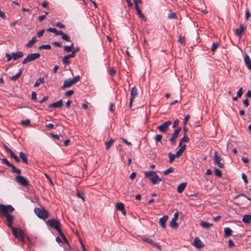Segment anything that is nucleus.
Segmentation results:
<instances>
[{
  "label": "nucleus",
  "instance_id": "nucleus-1",
  "mask_svg": "<svg viewBox=\"0 0 251 251\" xmlns=\"http://www.w3.org/2000/svg\"><path fill=\"white\" fill-rule=\"evenodd\" d=\"M11 229L15 238L18 239V242L20 243L21 245H24L25 242L23 230L20 228L15 227H12Z\"/></svg>",
  "mask_w": 251,
  "mask_h": 251
},
{
  "label": "nucleus",
  "instance_id": "nucleus-2",
  "mask_svg": "<svg viewBox=\"0 0 251 251\" xmlns=\"http://www.w3.org/2000/svg\"><path fill=\"white\" fill-rule=\"evenodd\" d=\"M80 79V77L79 75H76L73 78H68L64 80L63 82V85L61 87L62 89H65L67 88H69L71 87L72 85L76 84L78 82Z\"/></svg>",
  "mask_w": 251,
  "mask_h": 251
},
{
  "label": "nucleus",
  "instance_id": "nucleus-3",
  "mask_svg": "<svg viewBox=\"0 0 251 251\" xmlns=\"http://www.w3.org/2000/svg\"><path fill=\"white\" fill-rule=\"evenodd\" d=\"M14 210V207L11 205H4L0 204V214L5 217L9 215V213Z\"/></svg>",
  "mask_w": 251,
  "mask_h": 251
},
{
  "label": "nucleus",
  "instance_id": "nucleus-4",
  "mask_svg": "<svg viewBox=\"0 0 251 251\" xmlns=\"http://www.w3.org/2000/svg\"><path fill=\"white\" fill-rule=\"evenodd\" d=\"M34 211L39 218L44 220L49 216L48 212L44 208L36 207L34 208Z\"/></svg>",
  "mask_w": 251,
  "mask_h": 251
},
{
  "label": "nucleus",
  "instance_id": "nucleus-5",
  "mask_svg": "<svg viewBox=\"0 0 251 251\" xmlns=\"http://www.w3.org/2000/svg\"><path fill=\"white\" fill-rule=\"evenodd\" d=\"M46 224L48 226L55 229L57 231L61 229V224L57 219H50L46 222Z\"/></svg>",
  "mask_w": 251,
  "mask_h": 251
},
{
  "label": "nucleus",
  "instance_id": "nucleus-6",
  "mask_svg": "<svg viewBox=\"0 0 251 251\" xmlns=\"http://www.w3.org/2000/svg\"><path fill=\"white\" fill-rule=\"evenodd\" d=\"M145 176L149 178L152 184H155L157 183L158 176L157 174L152 171H149L145 173Z\"/></svg>",
  "mask_w": 251,
  "mask_h": 251
},
{
  "label": "nucleus",
  "instance_id": "nucleus-7",
  "mask_svg": "<svg viewBox=\"0 0 251 251\" xmlns=\"http://www.w3.org/2000/svg\"><path fill=\"white\" fill-rule=\"evenodd\" d=\"M40 56V54L38 53H30L23 60L22 63L25 64L39 58Z\"/></svg>",
  "mask_w": 251,
  "mask_h": 251
},
{
  "label": "nucleus",
  "instance_id": "nucleus-8",
  "mask_svg": "<svg viewBox=\"0 0 251 251\" xmlns=\"http://www.w3.org/2000/svg\"><path fill=\"white\" fill-rule=\"evenodd\" d=\"M16 181L19 184L26 187L29 185V181L25 177L19 175L16 176L15 178Z\"/></svg>",
  "mask_w": 251,
  "mask_h": 251
},
{
  "label": "nucleus",
  "instance_id": "nucleus-9",
  "mask_svg": "<svg viewBox=\"0 0 251 251\" xmlns=\"http://www.w3.org/2000/svg\"><path fill=\"white\" fill-rule=\"evenodd\" d=\"M172 124V122L167 121L160 126H157V129L160 132L166 133L169 126Z\"/></svg>",
  "mask_w": 251,
  "mask_h": 251
},
{
  "label": "nucleus",
  "instance_id": "nucleus-10",
  "mask_svg": "<svg viewBox=\"0 0 251 251\" xmlns=\"http://www.w3.org/2000/svg\"><path fill=\"white\" fill-rule=\"evenodd\" d=\"M138 95V90L137 88L134 86L133 87L131 90L130 92V102H129V106L131 107L132 105V102L133 101L134 99Z\"/></svg>",
  "mask_w": 251,
  "mask_h": 251
},
{
  "label": "nucleus",
  "instance_id": "nucleus-11",
  "mask_svg": "<svg viewBox=\"0 0 251 251\" xmlns=\"http://www.w3.org/2000/svg\"><path fill=\"white\" fill-rule=\"evenodd\" d=\"M222 160V158L220 156L218 155L217 152L215 151L214 152V162L215 164H217L220 168H224V164L223 163H221V161Z\"/></svg>",
  "mask_w": 251,
  "mask_h": 251
},
{
  "label": "nucleus",
  "instance_id": "nucleus-12",
  "mask_svg": "<svg viewBox=\"0 0 251 251\" xmlns=\"http://www.w3.org/2000/svg\"><path fill=\"white\" fill-rule=\"evenodd\" d=\"M246 27L243 25H241L239 28L235 30V34L236 36H238L239 38H241L243 36V33L246 29Z\"/></svg>",
  "mask_w": 251,
  "mask_h": 251
},
{
  "label": "nucleus",
  "instance_id": "nucleus-13",
  "mask_svg": "<svg viewBox=\"0 0 251 251\" xmlns=\"http://www.w3.org/2000/svg\"><path fill=\"white\" fill-rule=\"evenodd\" d=\"M181 131V128L180 127H178L177 128H176L175 131L174 132H173V133L172 134V137L171 138H170V141L172 143H175L176 141V139L180 132V131Z\"/></svg>",
  "mask_w": 251,
  "mask_h": 251
},
{
  "label": "nucleus",
  "instance_id": "nucleus-14",
  "mask_svg": "<svg viewBox=\"0 0 251 251\" xmlns=\"http://www.w3.org/2000/svg\"><path fill=\"white\" fill-rule=\"evenodd\" d=\"M4 217H5L6 219V221L7 222V226L11 229H12V227H14L12 226V224L14 222V217L13 215L9 214L5 216Z\"/></svg>",
  "mask_w": 251,
  "mask_h": 251
},
{
  "label": "nucleus",
  "instance_id": "nucleus-15",
  "mask_svg": "<svg viewBox=\"0 0 251 251\" xmlns=\"http://www.w3.org/2000/svg\"><path fill=\"white\" fill-rule=\"evenodd\" d=\"M194 245L198 249H201L204 247L202 242L198 237H196L194 240Z\"/></svg>",
  "mask_w": 251,
  "mask_h": 251
},
{
  "label": "nucleus",
  "instance_id": "nucleus-16",
  "mask_svg": "<svg viewBox=\"0 0 251 251\" xmlns=\"http://www.w3.org/2000/svg\"><path fill=\"white\" fill-rule=\"evenodd\" d=\"M144 241L150 244L152 246L157 248L159 250H161V247L160 245L157 243L154 242L151 239L147 238L143 239Z\"/></svg>",
  "mask_w": 251,
  "mask_h": 251
},
{
  "label": "nucleus",
  "instance_id": "nucleus-17",
  "mask_svg": "<svg viewBox=\"0 0 251 251\" xmlns=\"http://www.w3.org/2000/svg\"><path fill=\"white\" fill-rule=\"evenodd\" d=\"M63 106V101L62 100H60L49 105V108H60Z\"/></svg>",
  "mask_w": 251,
  "mask_h": 251
},
{
  "label": "nucleus",
  "instance_id": "nucleus-18",
  "mask_svg": "<svg viewBox=\"0 0 251 251\" xmlns=\"http://www.w3.org/2000/svg\"><path fill=\"white\" fill-rule=\"evenodd\" d=\"M168 219L167 215H164L159 219V224L162 227L165 229L166 227V223Z\"/></svg>",
  "mask_w": 251,
  "mask_h": 251
},
{
  "label": "nucleus",
  "instance_id": "nucleus-19",
  "mask_svg": "<svg viewBox=\"0 0 251 251\" xmlns=\"http://www.w3.org/2000/svg\"><path fill=\"white\" fill-rule=\"evenodd\" d=\"M12 58L14 60H17L18 59L23 57L24 55V53L22 51H18L17 52H12L11 53Z\"/></svg>",
  "mask_w": 251,
  "mask_h": 251
},
{
  "label": "nucleus",
  "instance_id": "nucleus-20",
  "mask_svg": "<svg viewBox=\"0 0 251 251\" xmlns=\"http://www.w3.org/2000/svg\"><path fill=\"white\" fill-rule=\"evenodd\" d=\"M117 210L121 211L122 213L125 215L126 214V209L124 204L122 202H118L116 205Z\"/></svg>",
  "mask_w": 251,
  "mask_h": 251
},
{
  "label": "nucleus",
  "instance_id": "nucleus-21",
  "mask_svg": "<svg viewBox=\"0 0 251 251\" xmlns=\"http://www.w3.org/2000/svg\"><path fill=\"white\" fill-rule=\"evenodd\" d=\"M244 61L247 68L251 71V60L248 55L246 54L244 57Z\"/></svg>",
  "mask_w": 251,
  "mask_h": 251
},
{
  "label": "nucleus",
  "instance_id": "nucleus-22",
  "mask_svg": "<svg viewBox=\"0 0 251 251\" xmlns=\"http://www.w3.org/2000/svg\"><path fill=\"white\" fill-rule=\"evenodd\" d=\"M136 10V14L138 16L144 21H146L147 20L146 17L144 16V15L142 13L141 10H140L139 6H136V8H135Z\"/></svg>",
  "mask_w": 251,
  "mask_h": 251
},
{
  "label": "nucleus",
  "instance_id": "nucleus-23",
  "mask_svg": "<svg viewBox=\"0 0 251 251\" xmlns=\"http://www.w3.org/2000/svg\"><path fill=\"white\" fill-rule=\"evenodd\" d=\"M187 185L186 182H182L180 183L177 188V191L178 193H181L185 189Z\"/></svg>",
  "mask_w": 251,
  "mask_h": 251
},
{
  "label": "nucleus",
  "instance_id": "nucleus-24",
  "mask_svg": "<svg viewBox=\"0 0 251 251\" xmlns=\"http://www.w3.org/2000/svg\"><path fill=\"white\" fill-rule=\"evenodd\" d=\"M190 141V138L188 137L187 134H184L183 137L180 140L179 143L178 144V147L181 146L182 144L184 142H188Z\"/></svg>",
  "mask_w": 251,
  "mask_h": 251
},
{
  "label": "nucleus",
  "instance_id": "nucleus-25",
  "mask_svg": "<svg viewBox=\"0 0 251 251\" xmlns=\"http://www.w3.org/2000/svg\"><path fill=\"white\" fill-rule=\"evenodd\" d=\"M232 230L230 228L227 227L224 228V236L225 237H228L231 235Z\"/></svg>",
  "mask_w": 251,
  "mask_h": 251
},
{
  "label": "nucleus",
  "instance_id": "nucleus-26",
  "mask_svg": "<svg viewBox=\"0 0 251 251\" xmlns=\"http://www.w3.org/2000/svg\"><path fill=\"white\" fill-rule=\"evenodd\" d=\"M47 31L55 33L56 35L62 34V31L57 30L55 28L50 27L47 29Z\"/></svg>",
  "mask_w": 251,
  "mask_h": 251
},
{
  "label": "nucleus",
  "instance_id": "nucleus-27",
  "mask_svg": "<svg viewBox=\"0 0 251 251\" xmlns=\"http://www.w3.org/2000/svg\"><path fill=\"white\" fill-rule=\"evenodd\" d=\"M170 226L172 228L174 229H176L178 227V225L176 223V220L175 218H173L172 219L170 223Z\"/></svg>",
  "mask_w": 251,
  "mask_h": 251
},
{
  "label": "nucleus",
  "instance_id": "nucleus-28",
  "mask_svg": "<svg viewBox=\"0 0 251 251\" xmlns=\"http://www.w3.org/2000/svg\"><path fill=\"white\" fill-rule=\"evenodd\" d=\"M242 221L246 224L250 223L251 221V215H245L242 218Z\"/></svg>",
  "mask_w": 251,
  "mask_h": 251
},
{
  "label": "nucleus",
  "instance_id": "nucleus-29",
  "mask_svg": "<svg viewBox=\"0 0 251 251\" xmlns=\"http://www.w3.org/2000/svg\"><path fill=\"white\" fill-rule=\"evenodd\" d=\"M45 83V79L44 78H41V77H40V78H38L35 83H34V86L35 87H37L38 86H39V85L41 84H44Z\"/></svg>",
  "mask_w": 251,
  "mask_h": 251
},
{
  "label": "nucleus",
  "instance_id": "nucleus-30",
  "mask_svg": "<svg viewBox=\"0 0 251 251\" xmlns=\"http://www.w3.org/2000/svg\"><path fill=\"white\" fill-rule=\"evenodd\" d=\"M57 232H58L59 234L60 235V236L61 237V238L63 240L64 242L69 246V241H68V239H67V238L66 237L62 231L61 229H60Z\"/></svg>",
  "mask_w": 251,
  "mask_h": 251
},
{
  "label": "nucleus",
  "instance_id": "nucleus-31",
  "mask_svg": "<svg viewBox=\"0 0 251 251\" xmlns=\"http://www.w3.org/2000/svg\"><path fill=\"white\" fill-rule=\"evenodd\" d=\"M20 157L22 159L23 162L26 164H28L27 158L25 153L23 152H20L19 153Z\"/></svg>",
  "mask_w": 251,
  "mask_h": 251
},
{
  "label": "nucleus",
  "instance_id": "nucleus-32",
  "mask_svg": "<svg viewBox=\"0 0 251 251\" xmlns=\"http://www.w3.org/2000/svg\"><path fill=\"white\" fill-rule=\"evenodd\" d=\"M22 70L21 69H20L19 72L18 73H17L16 75H15L11 76L10 78V79L12 81L17 80L21 76V75H22Z\"/></svg>",
  "mask_w": 251,
  "mask_h": 251
},
{
  "label": "nucleus",
  "instance_id": "nucleus-33",
  "mask_svg": "<svg viewBox=\"0 0 251 251\" xmlns=\"http://www.w3.org/2000/svg\"><path fill=\"white\" fill-rule=\"evenodd\" d=\"M36 37H33L28 43L26 44V47L27 48H30L36 42Z\"/></svg>",
  "mask_w": 251,
  "mask_h": 251
},
{
  "label": "nucleus",
  "instance_id": "nucleus-34",
  "mask_svg": "<svg viewBox=\"0 0 251 251\" xmlns=\"http://www.w3.org/2000/svg\"><path fill=\"white\" fill-rule=\"evenodd\" d=\"M200 225L203 228H207L210 226H212L213 225V224L205 222H201L200 223Z\"/></svg>",
  "mask_w": 251,
  "mask_h": 251
},
{
  "label": "nucleus",
  "instance_id": "nucleus-35",
  "mask_svg": "<svg viewBox=\"0 0 251 251\" xmlns=\"http://www.w3.org/2000/svg\"><path fill=\"white\" fill-rule=\"evenodd\" d=\"M114 142V140L112 138L109 141L106 142L105 143L106 150H109L110 149V148L111 147V146L113 144Z\"/></svg>",
  "mask_w": 251,
  "mask_h": 251
},
{
  "label": "nucleus",
  "instance_id": "nucleus-36",
  "mask_svg": "<svg viewBox=\"0 0 251 251\" xmlns=\"http://www.w3.org/2000/svg\"><path fill=\"white\" fill-rule=\"evenodd\" d=\"M76 195L78 198H80L83 201H85L84 194L83 192H80L78 190H77Z\"/></svg>",
  "mask_w": 251,
  "mask_h": 251
},
{
  "label": "nucleus",
  "instance_id": "nucleus-37",
  "mask_svg": "<svg viewBox=\"0 0 251 251\" xmlns=\"http://www.w3.org/2000/svg\"><path fill=\"white\" fill-rule=\"evenodd\" d=\"M69 58H70V57L68 55L64 56L62 60V63L65 65H69L70 64V62L69 61Z\"/></svg>",
  "mask_w": 251,
  "mask_h": 251
},
{
  "label": "nucleus",
  "instance_id": "nucleus-38",
  "mask_svg": "<svg viewBox=\"0 0 251 251\" xmlns=\"http://www.w3.org/2000/svg\"><path fill=\"white\" fill-rule=\"evenodd\" d=\"M10 167L12 168V171L13 173L17 174H20L21 173V170L17 168L13 164Z\"/></svg>",
  "mask_w": 251,
  "mask_h": 251
},
{
  "label": "nucleus",
  "instance_id": "nucleus-39",
  "mask_svg": "<svg viewBox=\"0 0 251 251\" xmlns=\"http://www.w3.org/2000/svg\"><path fill=\"white\" fill-rule=\"evenodd\" d=\"M79 50V48L78 47L75 48L73 49L72 53L71 54H68L70 58H73L75 56V53L77 52Z\"/></svg>",
  "mask_w": 251,
  "mask_h": 251
},
{
  "label": "nucleus",
  "instance_id": "nucleus-40",
  "mask_svg": "<svg viewBox=\"0 0 251 251\" xmlns=\"http://www.w3.org/2000/svg\"><path fill=\"white\" fill-rule=\"evenodd\" d=\"M60 35L62 36L61 38L62 39V40L66 41L67 42H70L71 41L70 37L67 34H65L63 31L62 34H61Z\"/></svg>",
  "mask_w": 251,
  "mask_h": 251
},
{
  "label": "nucleus",
  "instance_id": "nucleus-41",
  "mask_svg": "<svg viewBox=\"0 0 251 251\" xmlns=\"http://www.w3.org/2000/svg\"><path fill=\"white\" fill-rule=\"evenodd\" d=\"M74 47V43H72L70 46H65L64 47L63 49L64 51L69 52L72 51V48Z\"/></svg>",
  "mask_w": 251,
  "mask_h": 251
},
{
  "label": "nucleus",
  "instance_id": "nucleus-42",
  "mask_svg": "<svg viewBox=\"0 0 251 251\" xmlns=\"http://www.w3.org/2000/svg\"><path fill=\"white\" fill-rule=\"evenodd\" d=\"M214 174L216 176H218L219 177H222V171L220 170L219 169L214 168Z\"/></svg>",
  "mask_w": 251,
  "mask_h": 251
},
{
  "label": "nucleus",
  "instance_id": "nucleus-43",
  "mask_svg": "<svg viewBox=\"0 0 251 251\" xmlns=\"http://www.w3.org/2000/svg\"><path fill=\"white\" fill-rule=\"evenodd\" d=\"M168 156L169 157V162L170 163H172L175 160V158L176 157V156H175V154H173L172 152H169L168 153Z\"/></svg>",
  "mask_w": 251,
  "mask_h": 251
},
{
  "label": "nucleus",
  "instance_id": "nucleus-44",
  "mask_svg": "<svg viewBox=\"0 0 251 251\" xmlns=\"http://www.w3.org/2000/svg\"><path fill=\"white\" fill-rule=\"evenodd\" d=\"M178 42L180 43V44H182V45H185V37L180 35L178 37Z\"/></svg>",
  "mask_w": 251,
  "mask_h": 251
},
{
  "label": "nucleus",
  "instance_id": "nucleus-45",
  "mask_svg": "<svg viewBox=\"0 0 251 251\" xmlns=\"http://www.w3.org/2000/svg\"><path fill=\"white\" fill-rule=\"evenodd\" d=\"M174 171V168L173 167H170L169 169L163 172V174L166 176L170 173H173Z\"/></svg>",
  "mask_w": 251,
  "mask_h": 251
},
{
  "label": "nucleus",
  "instance_id": "nucleus-46",
  "mask_svg": "<svg viewBox=\"0 0 251 251\" xmlns=\"http://www.w3.org/2000/svg\"><path fill=\"white\" fill-rule=\"evenodd\" d=\"M39 50L45 49V50H50L51 46L49 44L42 45L39 47Z\"/></svg>",
  "mask_w": 251,
  "mask_h": 251
},
{
  "label": "nucleus",
  "instance_id": "nucleus-47",
  "mask_svg": "<svg viewBox=\"0 0 251 251\" xmlns=\"http://www.w3.org/2000/svg\"><path fill=\"white\" fill-rule=\"evenodd\" d=\"M1 162L4 164L7 165L8 167H10L12 165V163H10L9 161L6 158L1 159Z\"/></svg>",
  "mask_w": 251,
  "mask_h": 251
},
{
  "label": "nucleus",
  "instance_id": "nucleus-48",
  "mask_svg": "<svg viewBox=\"0 0 251 251\" xmlns=\"http://www.w3.org/2000/svg\"><path fill=\"white\" fill-rule=\"evenodd\" d=\"M219 43H213L211 46V51L213 52H214L216 49H217L218 47L219 46Z\"/></svg>",
  "mask_w": 251,
  "mask_h": 251
},
{
  "label": "nucleus",
  "instance_id": "nucleus-49",
  "mask_svg": "<svg viewBox=\"0 0 251 251\" xmlns=\"http://www.w3.org/2000/svg\"><path fill=\"white\" fill-rule=\"evenodd\" d=\"M176 14L175 12L171 13L168 15V19H176Z\"/></svg>",
  "mask_w": 251,
  "mask_h": 251
},
{
  "label": "nucleus",
  "instance_id": "nucleus-50",
  "mask_svg": "<svg viewBox=\"0 0 251 251\" xmlns=\"http://www.w3.org/2000/svg\"><path fill=\"white\" fill-rule=\"evenodd\" d=\"M30 121L29 120L27 119L21 121V124L24 126H28L30 125Z\"/></svg>",
  "mask_w": 251,
  "mask_h": 251
},
{
  "label": "nucleus",
  "instance_id": "nucleus-51",
  "mask_svg": "<svg viewBox=\"0 0 251 251\" xmlns=\"http://www.w3.org/2000/svg\"><path fill=\"white\" fill-rule=\"evenodd\" d=\"M74 91L73 90H69V91H67L65 93V96L66 97H69L72 96L74 94Z\"/></svg>",
  "mask_w": 251,
  "mask_h": 251
},
{
  "label": "nucleus",
  "instance_id": "nucleus-52",
  "mask_svg": "<svg viewBox=\"0 0 251 251\" xmlns=\"http://www.w3.org/2000/svg\"><path fill=\"white\" fill-rule=\"evenodd\" d=\"M162 138V136L161 134H157L155 137L156 142H160Z\"/></svg>",
  "mask_w": 251,
  "mask_h": 251
},
{
  "label": "nucleus",
  "instance_id": "nucleus-53",
  "mask_svg": "<svg viewBox=\"0 0 251 251\" xmlns=\"http://www.w3.org/2000/svg\"><path fill=\"white\" fill-rule=\"evenodd\" d=\"M190 116L189 115H187L186 116H185V118L183 120V125L184 126L186 125L187 123L190 118Z\"/></svg>",
  "mask_w": 251,
  "mask_h": 251
},
{
  "label": "nucleus",
  "instance_id": "nucleus-54",
  "mask_svg": "<svg viewBox=\"0 0 251 251\" xmlns=\"http://www.w3.org/2000/svg\"><path fill=\"white\" fill-rule=\"evenodd\" d=\"M243 95V89L242 87L240 88L237 93V96L238 98H240Z\"/></svg>",
  "mask_w": 251,
  "mask_h": 251
},
{
  "label": "nucleus",
  "instance_id": "nucleus-55",
  "mask_svg": "<svg viewBox=\"0 0 251 251\" xmlns=\"http://www.w3.org/2000/svg\"><path fill=\"white\" fill-rule=\"evenodd\" d=\"M56 26L60 28H64L65 27V25L60 22H57L56 23Z\"/></svg>",
  "mask_w": 251,
  "mask_h": 251
},
{
  "label": "nucleus",
  "instance_id": "nucleus-56",
  "mask_svg": "<svg viewBox=\"0 0 251 251\" xmlns=\"http://www.w3.org/2000/svg\"><path fill=\"white\" fill-rule=\"evenodd\" d=\"M109 74L112 75H114L116 74V71L114 68H110L109 70Z\"/></svg>",
  "mask_w": 251,
  "mask_h": 251
},
{
  "label": "nucleus",
  "instance_id": "nucleus-57",
  "mask_svg": "<svg viewBox=\"0 0 251 251\" xmlns=\"http://www.w3.org/2000/svg\"><path fill=\"white\" fill-rule=\"evenodd\" d=\"M179 123V121L178 119H176L173 124V128H176L178 126Z\"/></svg>",
  "mask_w": 251,
  "mask_h": 251
},
{
  "label": "nucleus",
  "instance_id": "nucleus-58",
  "mask_svg": "<svg viewBox=\"0 0 251 251\" xmlns=\"http://www.w3.org/2000/svg\"><path fill=\"white\" fill-rule=\"evenodd\" d=\"M242 177L244 182L246 184H247L248 183V179H247V176L245 174H242Z\"/></svg>",
  "mask_w": 251,
  "mask_h": 251
},
{
  "label": "nucleus",
  "instance_id": "nucleus-59",
  "mask_svg": "<svg viewBox=\"0 0 251 251\" xmlns=\"http://www.w3.org/2000/svg\"><path fill=\"white\" fill-rule=\"evenodd\" d=\"M31 99L33 100H36L37 99V94L35 92H32L31 93Z\"/></svg>",
  "mask_w": 251,
  "mask_h": 251
},
{
  "label": "nucleus",
  "instance_id": "nucleus-60",
  "mask_svg": "<svg viewBox=\"0 0 251 251\" xmlns=\"http://www.w3.org/2000/svg\"><path fill=\"white\" fill-rule=\"evenodd\" d=\"M243 103L245 107H247L249 105V101L248 99L244 100L243 101Z\"/></svg>",
  "mask_w": 251,
  "mask_h": 251
},
{
  "label": "nucleus",
  "instance_id": "nucleus-61",
  "mask_svg": "<svg viewBox=\"0 0 251 251\" xmlns=\"http://www.w3.org/2000/svg\"><path fill=\"white\" fill-rule=\"evenodd\" d=\"M5 57L7 59V61H10L12 59V55H11L10 54L6 53L5 54Z\"/></svg>",
  "mask_w": 251,
  "mask_h": 251
},
{
  "label": "nucleus",
  "instance_id": "nucleus-62",
  "mask_svg": "<svg viewBox=\"0 0 251 251\" xmlns=\"http://www.w3.org/2000/svg\"><path fill=\"white\" fill-rule=\"evenodd\" d=\"M182 152L181 150L179 149V150L176 151L175 156H176V157H179L182 154Z\"/></svg>",
  "mask_w": 251,
  "mask_h": 251
},
{
  "label": "nucleus",
  "instance_id": "nucleus-63",
  "mask_svg": "<svg viewBox=\"0 0 251 251\" xmlns=\"http://www.w3.org/2000/svg\"><path fill=\"white\" fill-rule=\"evenodd\" d=\"M136 173H135V172H133V173H132L130 174V176H129V178H130V179L131 180H133V179H134L135 178V177H136Z\"/></svg>",
  "mask_w": 251,
  "mask_h": 251
},
{
  "label": "nucleus",
  "instance_id": "nucleus-64",
  "mask_svg": "<svg viewBox=\"0 0 251 251\" xmlns=\"http://www.w3.org/2000/svg\"><path fill=\"white\" fill-rule=\"evenodd\" d=\"M49 99L48 96L44 97L42 99L39 101L40 103H43L44 101H47Z\"/></svg>",
  "mask_w": 251,
  "mask_h": 251
}]
</instances>
